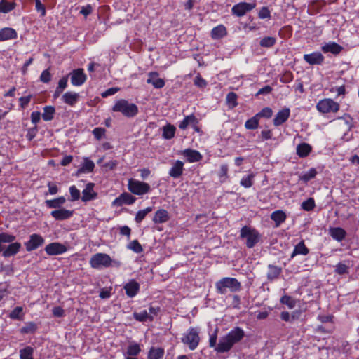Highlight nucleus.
I'll return each mask as SVG.
<instances>
[{"label": "nucleus", "mask_w": 359, "mask_h": 359, "mask_svg": "<svg viewBox=\"0 0 359 359\" xmlns=\"http://www.w3.org/2000/svg\"><path fill=\"white\" fill-rule=\"evenodd\" d=\"M245 336L243 330L236 327L227 334L221 337L215 347V351L219 353H224L229 351L234 344L241 341Z\"/></svg>", "instance_id": "obj_1"}, {"label": "nucleus", "mask_w": 359, "mask_h": 359, "mask_svg": "<svg viewBox=\"0 0 359 359\" xmlns=\"http://www.w3.org/2000/svg\"><path fill=\"white\" fill-rule=\"evenodd\" d=\"M15 240V236L13 235L7 233H0V252L3 250L4 243H10L3 252L5 257L13 256L20 251L21 244L18 242L13 243Z\"/></svg>", "instance_id": "obj_2"}, {"label": "nucleus", "mask_w": 359, "mask_h": 359, "mask_svg": "<svg viewBox=\"0 0 359 359\" xmlns=\"http://www.w3.org/2000/svg\"><path fill=\"white\" fill-rule=\"evenodd\" d=\"M93 269L108 268L111 266H119L121 262L113 260L110 256L105 253L98 252L93 255L89 261Z\"/></svg>", "instance_id": "obj_3"}, {"label": "nucleus", "mask_w": 359, "mask_h": 359, "mask_svg": "<svg viewBox=\"0 0 359 359\" xmlns=\"http://www.w3.org/2000/svg\"><path fill=\"white\" fill-rule=\"evenodd\" d=\"M114 112H121L127 118L135 117L139 112L138 107L134 103H130L125 99L117 100L112 107Z\"/></svg>", "instance_id": "obj_4"}, {"label": "nucleus", "mask_w": 359, "mask_h": 359, "mask_svg": "<svg viewBox=\"0 0 359 359\" xmlns=\"http://www.w3.org/2000/svg\"><path fill=\"white\" fill-rule=\"evenodd\" d=\"M215 287L218 293L224 294L229 289L231 292H238L241 289V283L234 278H223L215 284Z\"/></svg>", "instance_id": "obj_5"}, {"label": "nucleus", "mask_w": 359, "mask_h": 359, "mask_svg": "<svg viewBox=\"0 0 359 359\" xmlns=\"http://www.w3.org/2000/svg\"><path fill=\"white\" fill-rule=\"evenodd\" d=\"M240 236L241 238L245 239L246 246L249 248H253L260 238L259 233L249 226H245L241 229Z\"/></svg>", "instance_id": "obj_6"}, {"label": "nucleus", "mask_w": 359, "mask_h": 359, "mask_svg": "<svg viewBox=\"0 0 359 359\" xmlns=\"http://www.w3.org/2000/svg\"><path fill=\"white\" fill-rule=\"evenodd\" d=\"M182 342L188 346L191 351L195 350L199 344V331L196 327H190L182 337Z\"/></svg>", "instance_id": "obj_7"}, {"label": "nucleus", "mask_w": 359, "mask_h": 359, "mask_svg": "<svg viewBox=\"0 0 359 359\" xmlns=\"http://www.w3.org/2000/svg\"><path fill=\"white\" fill-rule=\"evenodd\" d=\"M339 108V104L331 98L322 99L316 104V109L321 114L337 113Z\"/></svg>", "instance_id": "obj_8"}, {"label": "nucleus", "mask_w": 359, "mask_h": 359, "mask_svg": "<svg viewBox=\"0 0 359 359\" xmlns=\"http://www.w3.org/2000/svg\"><path fill=\"white\" fill-rule=\"evenodd\" d=\"M257 6L256 1L248 3L245 1L239 2L233 6L231 8V13L233 15L241 18L246 13L253 10Z\"/></svg>", "instance_id": "obj_9"}, {"label": "nucleus", "mask_w": 359, "mask_h": 359, "mask_svg": "<svg viewBox=\"0 0 359 359\" xmlns=\"http://www.w3.org/2000/svg\"><path fill=\"white\" fill-rule=\"evenodd\" d=\"M128 189L134 194L142 195L149 191L150 186L146 182L131 179L128 182Z\"/></svg>", "instance_id": "obj_10"}, {"label": "nucleus", "mask_w": 359, "mask_h": 359, "mask_svg": "<svg viewBox=\"0 0 359 359\" xmlns=\"http://www.w3.org/2000/svg\"><path fill=\"white\" fill-rule=\"evenodd\" d=\"M69 76L71 83L74 86H82L87 79V76L82 68H78L72 70L69 73Z\"/></svg>", "instance_id": "obj_11"}, {"label": "nucleus", "mask_w": 359, "mask_h": 359, "mask_svg": "<svg viewBox=\"0 0 359 359\" xmlns=\"http://www.w3.org/2000/svg\"><path fill=\"white\" fill-rule=\"evenodd\" d=\"M290 116V109L288 107H283L279 110L273 119V124L278 127L285 123Z\"/></svg>", "instance_id": "obj_12"}, {"label": "nucleus", "mask_w": 359, "mask_h": 359, "mask_svg": "<svg viewBox=\"0 0 359 359\" xmlns=\"http://www.w3.org/2000/svg\"><path fill=\"white\" fill-rule=\"evenodd\" d=\"M44 243L43 237L36 233L30 236L29 240L25 243L26 250L29 252L32 251L42 245Z\"/></svg>", "instance_id": "obj_13"}, {"label": "nucleus", "mask_w": 359, "mask_h": 359, "mask_svg": "<svg viewBox=\"0 0 359 359\" xmlns=\"http://www.w3.org/2000/svg\"><path fill=\"white\" fill-rule=\"evenodd\" d=\"M304 60L310 65H320L324 62L325 57L320 52L316 51L309 54H304Z\"/></svg>", "instance_id": "obj_14"}, {"label": "nucleus", "mask_w": 359, "mask_h": 359, "mask_svg": "<svg viewBox=\"0 0 359 359\" xmlns=\"http://www.w3.org/2000/svg\"><path fill=\"white\" fill-rule=\"evenodd\" d=\"M45 250L48 255H58L65 253L67 248L63 244L55 242L47 245Z\"/></svg>", "instance_id": "obj_15"}, {"label": "nucleus", "mask_w": 359, "mask_h": 359, "mask_svg": "<svg viewBox=\"0 0 359 359\" xmlns=\"http://www.w3.org/2000/svg\"><path fill=\"white\" fill-rule=\"evenodd\" d=\"M159 74L157 72H150L148 74L149 78L147 80V83L151 84L154 88L161 89L164 87L165 82L164 79L158 78Z\"/></svg>", "instance_id": "obj_16"}, {"label": "nucleus", "mask_w": 359, "mask_h": 359, "mask_svg": "<svg viewBox=\"0 0 359 359\" xmlns=\"http://www.w3.org/2000/svg\"><path fill=\"white\" fill-rule=\"evenodd\" d=\"M126 294L128 297H134L140 291V285L135 280L132 279L123 287Z\"/></svg>", "instance_id": "obj_17"}, {"label": "nucleus", "mask_w": 359, "mask_h": 359, "mask_svg": "<svg viewBox=\"0 0 359 359\" xmlns=\"http://www.w3.org/2000/svg\"><path fill=\"white\" fill-rule=\"evenodd\" d=\"M344 48L334 41H330L325 43L321 47V50L324 53H331L333 55H338L342 50Z\"/></svg>", "instance_id": "obj_18"}, {"label": "nucleus", "mask_w": 359, "mask_h": 359, "mask_svg": "<svg viewBox=\"0 0 359 359\" xmlns=\"http://www.w3.org/2000/svg\"><path fill=\"white\" fill-rule=\"evenodd\" d=\"M95 184L89 182L86 184L85 189L82 191L81 199L83 202H87L93 200L97 196V193L94 191Z\"/></svg>", "instance_id": "obj_19"}, {"label": "nucleus", "mask_w": 359, "mask_h": 359, "mask_svg": "<svg viewBox=\"0 0 359 359\" xmlns=\"http://www.w3.org/2000/svg\"><path fill=\"white\" fill-rule=\"evenodd\" d=\"M18 38L16 30L11 27H4L0 29V42L15 39Z\"/></svg>", "instance_id": "obj_20"}, {"label": "nucleus", "mask_w": 359, "mask_h": 359, "mask_svg": "<svg viewBox=\"0 0 359 359\" xmlns=\"http://www.w3.org/2000/svg\"><path fill=\"white\" fill-rule=\"evenodd\" d=\"M182 154L187 158V161L189 163L199 162L203 158V156L198 151L191 149H184L182 151Z\"/></svg>", "instance_id": "obj_21"}, {"label": "nucleus", "mask_w": 359, "mask_h": 359, "mask_svg": "<svg viewBox=\"0 0 359 359\" xmlns=\"http://www.w3.org/2000/svg\"><path fill=\"white\" fill-rule=\"evenodd\" d=\"M184 163L180 160L176 161L169 170V175L174 179H178L183 173Z\"/></svg>", "instance_id": "obj_22"}, {"label": "nucleus", "mask_w": 359, "mask_h": 359, "mask_svg": "<svg viewBox=\"0 0 359 359\" xmlns=\"http://www.w3.org/2000/svg\"><path fill=\"white\" fill-rule=\"evenodd\" d=\"M62 100L64 103L68 104L70 107H74L75 104L79 102V93L68 91L63 94Z\"/></svg>", "instance_id": "obj_23"}, {"label": "nucleus", "mask_w": 359, "mask_h": 359, "mask_svg": "<svg viewBox=\"0 0 359 359\" xmlns=\"http://www.w3.org/2000/svg\"><path fill=\"white\" fill-rule=\"evenodd\" d=\"M74 211L59 208L51 212V215L57 220H65L70 218L73 215Z\"/></svg>", "instance_id": "obj_24"}, {"label": "nucleus", "mask_w": 359, "mask_h": 359, "mask_svg": "<svg viewBox=\"0 0 359 359\" xmlns=\"http://www.w3.org/2000/svg\"><path fill=\"white\" fill-rule=\"evenodd\" d=\"M330 236L338 242L342 241L346 236V231L341 227H330L328 230Z\"/></svg>", "instance_id": "obj_25"}, {"label": "nucleus", "mask_w": 359, "mask_h": 359, "mask_svg": "<svg viewBox=\"0 0 359 359\" xmlns=\"http://www.w3.org/2000/svg\"><path fill=\"white\" fill-rule=\"evenodd\" d=\"M196 123H199L198 119L194 114L185 116L184 119L178 124V127L181 130H186L189 126L191 127Z\"/></svg>", "instance_id": "obj_26"}, {"label": "nucleus", "mask_w": 359, "mask_h": 359, "mask_svg": "<svg viewBox=\"0 0 359 359\" xmlns=\"http://www.w3.org/2000/svg\"><path fill=\"white\" fill-rule=\"evenodd\" d=\"M141 350L140 344L133 341L127 346L124 355L137 358V356L140 353Z\"/></svg>", "instance_id": "obj_27"}, {"label": "nucleus", "mask_w": 359, "mask_h": 359, "mask_svg": "<svg viewBox=\"0 0 359 359\" xmlns=\"http://www.w3.org/2000/svg\"><path fill=\"white\" fill-rule=\"evenodd\" d=\"M311 151L312 147L306 142L299 144L296 148V153L300 158L307 157Z\"/></svg>", "instance_id": "obj_28"}, {"label": "nucleus", "mask_w": 359, "mask_h": 359, "mask_svg": "<svg viewBox=\"0 0 359 359\" xmlns=\"http://www.w3.org/2000/svg\"><path fill=\"white\" fill-rule=\"evenodd\" d=\"M227 34V30L224 25H219L211 30V37L214 40H218Z\"/></svg>", "instance_id": "obj_29"}, {"label": "nucleus", "mask_w": 359, "mask_h": 359, "mask_svg": "<svg viewBox=\"0 0 359 359\" xmlns=\"http://www.w3.org/2000/svg\"><path fill=\"white\" fill-rule=\"evenodd\" d=\"M95 163L88 158H85L83 164L77 170V174L89 173L93 171Z\"/></svg>", "instance_id": "obj_30"}, {"label": "nucleus", "mask_w": 359, "mask_h": 359, "mask_svg": "<svg viewBox=\"0 0 359 359\" xmlns=\"http://www.w3.org/2000/svg\"><path fill=\"white\" fill-rule=\"evenodd\" d=\"M162 137L165 140H170L175 137L176 128L174 125L168 123L162 128Z\"/></svg>", "instance_id": "obj_31"}, {"label": "nucleus", "mask_w": 359, "mask_h": 359, "mask_svg": "<svg viewBox=\"0 0 359 359\" xmlns=\"http://www.w3.org/2000/svg\"><path fill=\"white\" fill-rule=\"evenodd\" d=\"M281 272L282 269L280 267L272 264L269 265L267 273L268 280L272 281L275 279H277Z\"/></svg>", "instance_id": "obj_32"}, {"label": "nucleus", "mask_w": 359, "mask_h": 359, "mask_svg": "<svg viewBox=\"0 0 359 359\" xmlns=\"http://www.w3.org/2000/svg\"><path fill=\"white\" fill-rule=\"evenodd\" d=\"M318 174L316 168H311L308 171L302 172L299 175V181L307 183L310 180L314 179Z\"/></svg>", "instance_id": "obj_33"}, {"label": "nucleus", "mask_w": 359, "mask_h": 359, "mask_svg": "<svg viewBox=\"0 0 359 359\" xmlns=\"http://www.w3.org/2000/svg\"><path fill=\"white\" fill-rule=\"evenodd\" d=\"M170 219L168 212L163 209L158 210L153 219L155 223H164L168 221Z\"/></svg>", "instance_id": "obj_34"}, {"label": "nucleus", "mask_w": 359, "mask_h": 359, "mask_svg": "<svg viewBox=\"0 0 359 359\" xmlns=\"http://www.w3.org/2000/svg\"><path fill=\"white\" fill-rule=\"evenodd\" d=\"M164 349L160 347H151L148 353L147 359H162Z\"/></svg>", "instance_id": "obj_35"}, {"label": "nucleus", "mask_w": 359, "mask_h": 359, "mask_svg": "<svg viewBox=\"0 0 359 359\" xmlns=\"http://www.w3.org/2000/svg\"><path fill=\"white\" fill-rule=\"evenodd\" d=\"M309 252V248L306 246L304 241H300L295 247L292 253V257H294L295 255H306Z\"/></svg>", "instance_id": "obj_36"}, {"label": "nucleus", "mask_w": 359, "mask_h": 359, "mask_svg": "<svg viewBox=\"0 0 359 359\" xmlns=\"http://www.w3.org/2000/svg\"><path fill=\"white\" fill-rule=\"evenodd\" d=\"M271 218L272 220H273L276 223V226H279L283 222H285L286 219V215L285 213L282 210H276L273 212L271 215Z\"/></svg>", "instance_id": "obj_37"}, {"label": "nucleus", "mask_w": 359, "mask_h": 359, "mask_svg": "<svg viewBox=\"0 0 359 359\" xmlns=\"http://www.w3.org/2000/svg\"><path fill=\"white\" fill-rule=\"evenodd\" d=\"M55 113V109L53 106H46L43 107L41 117L45 121H50L53 119Z\"/></svg>", "instance_id": "obj_38"}, {"label": "nucleus", "mask_w": 359, "mask_h": 359, "mask_svg": "<svg viewBox=\"0 0 359 359\" xmlns=\"http://www.w3.org/2000/svg\"><path fill=\"white\" fill-rule=\"evenodd\" d=\"M16 7L15 1L9 2L6 0H1L0 1V13H8L14 10Z\"/></svg>", "instance_id": "obj_39"}, {"label": "nucleus", "mask_w": 359, "mask_h": 359, "mask_svg": "<svg viewBox=\"0 0 359 359\" xmlns=\"http://www.w3.org/2000/svg\"><path fill=\"white\" fill-rule=\"evenodd\" d=\"M134 318L139 322H146L147 320L152 321L154 320V316L149 315L147 311H142L141 312H135L133 313Z\"/></svg>", "instance_id": "obj_40"}, {"label": "nucleus", "mask_w": 359, "mask_h": 359, "mask_svg": "<svg viewBox=\"0 0 359 359\" xmlns=\"http://www.w3.org/2000/svg\"><path fill=\"white\" fill-rule=\"evenodd\" d=\"M255 175L253 172H250L247 175H244L240 182V184L245 188H250L254 183V178Z\"/></svg>", "instance_id": "obj_41"}, {"label": "nucleus", "mask_w": 359, "mask_h": 359, "mask_svg": "<svg viewBox=\"0 0 359 359\" xmlns=\"http://www.w3.org/2000/svg\"><path fill=\"white\" fill-rule=\"evenodd\" d=\"M25 313L22 306L15 307L8 315V317L12 320H22Z\"/></svg>", "instance_id": "obj_42"}, {"label": "nucleus", "mask_w": 359, "mask_h": 359, "mask_svg": "<svg viewBox=\"0 0 359 359\" xmlns=\"http://www.w3.org/2000/svg\"><path fill=\"white\" fill-rule=\"evenodd\" d=\"M259 119L256 114L248 119L245 123V128L248 130H255L259 127Z\"/></svg>", "instance_id": "obj_43"}, {"label": "nucleus", "mask_w": 359, "mask_h": 359, "mask_svg": "<svg viewBox=\"0 0 359 359\" xmlns=\"http://www.w3.org/2000/svg\"><path fill=\"white\" fill-rule=\"evenodd\" d=\"M37 328H38V327L36 323H34V322H28V323H26L25 326H23L20 329V333H22V334H29V333L33 334L36 331Z\"/></svg>", "instance_id": "obj_44"}, {"label": "nucleus", "mask_w": 359, "mask_h": 359, "mask_svg": "<svg viewBox=\"0 0 359 359\" xmlns=\"http://www.w3.org/2000/svg\"><path fill=\"white\" fill-rule=\"evenodd\" d=\"M276 43V39L273 36H265L262 39L259 41V45L261 47L264 48H271Z\"/></svg>", "instance_id": "obj_45"}, {"label": "nucleus", "mask_w": 359, "mask_h": 359, "mask_svg": "<svg viewBox=\"0 0 359 359\" xmlns=\"http://www.w3.org/2000/svg\"><path fill=\"white\" fill-rule=\"evenodd\" d=\"M34 349L31 346H26L20 351V359H33Z\"/></svg>", "instance_id": "obj_46"}, {"label": "nucleus", "mask_w": 359, "mask_h": 359, "mask_svg": "<svg viewBox=\"0 0 359 359\" xmlns=\"http://www.w3.org/2000/svg\"><path fill=\"white\" fill-rule=\"evenodd\" d=\"M229 168L227 164H222L218 172V177L221 182H224L228 177Z\"/></svg>", "instance_id": "obj_47"}, {"label": "nucleus", "mask_w": 359, "mask_h": 359, "mask_svg": "<svg viewBox=\"0 0 359 359\" xmlns=\"http://www.w3.org/2000/svg\"><path fill=\"white\" fill-rule=\"evenodd\" d=\"M273 115V110L269 107H264L259 112L256 114L259 119L261 118H270Z\"/></svg>", "instance_id": "obj_48"}, {"label": "nucleus", "mask_w": 359, "mask_h": 359, "mask_svg": "<svg viewBox=\"0 0 359 359\" xmlns=\"http://www.w3.org/2000/svg\"><path fill=\"white\" fill-rule=\"evenodd\" d=\"M135 197L130 194L123 193L116 198L113 202H135Z\"/></svg>", "instance_id": "obj_49"}, {"label": "nucleus", "mask_w": 359, "mask_h": 359, "mask_svg": "<svg viewBox=\"0 0 359 359\" xmlns=\"http://www.w3.org/2000/svg\"><path fill=\"white\" fill-rule=\"evenodd\" d=\"M194 84L199 88H205L208 86V82L200 74H198L194 79Z\"/></svg>", "instance_id": "obj_50"}, {"label": "nucleus", "mask_w": 359, "mask_h": 359, "mask_svg": "<svg viewBox=\"0 0 359 359\" xmlns=\"http://www.w3.org/2000/svg\"><path fill=\"white\" fill-rule=\"evenodd\" d=\"M280 302L285 304L290 309H293L296 306V301L288 295H284L280 299Z\"/></svg>", "instance_id": "obj_51"}, {"label": "nucleus", "mask_w": 359, "mask_h": 359, "mask_svg": "<svg viewBox=\"0 0 359 359\" xmlns=\"http://www.w3.org/2000/svg\"><path fill=\"white\" fill-rule=\"evenodd\" d=\"M128 248L135 253H141L143 251V248L137 240L131 241Z\"/></svg>", "instance_id": "obj_52"}, {"label": "nucleus", "mask_w": 359, "mask_h": 359, "mask_svg": "<svg viewBox=\"0 0 359 359\" xmlns=\"http://www.w3.org/2000/svg\"><path fill=\"white\" fill-rule=\"evenodd\" d=\"M238 96L234 92H230L226 95V102L231 105V107H236L238 105Z\"/></svg>", "instance_id": "obj_53"}, {"label": "nucleus", "mask_w": 359, "mask_h": 359, "mask_svg": "<svg viewBox=\"0 0 359 359\" xmlns=\"http://www.w3.org/2000/svg\"><path fill=\"white\" fill-rule=\"evenodd\" d=\"M92 133L97 140H100L105 135L106 130L102 127H97L93 130Z\"/></svg>", "instance_id": "obj_54"}, {"label": "nucleus", "mask_w": 359, "mask_h": 359, "mask_svg": "<svg viewBox=\"0 0 359 359\" xmlns=\"http://www.w3.org/2000/svg\"><path fill=\"white\" fill-rule=\"evenodd\" d=\"M52 75L49 69L43 70L40 76V81L44 83H48L51 81Z\"/></svg>", "instance_id": "obj_55"}, {"label": "nucleus", "mask_w": 359, "mask_h": 359, "mask_svg": "<svg viewBox=\"0 0 359 359\" xmlns=\"http://www.w3.org/2000/svg\"><path fill=\"white\" fill-rule=\"evenodd\" d=\"M151 211V208H147L144 210L138 211V212L137 213L136 217H135V221L137 223L141 222L144 219L146 215Z\"/></svg>", "instance_id": "obj_56"}, {"label": "nucleus", "mask_w": 359, "mask_h": 359, "mask_svg": "<svg viewBox=\"0 0 359 359\" xmlns=\"http://www.w3.org/2000/svg\"><path fill=\"white\" fill-rule=\"evenodd\" d=\"M258 17L260 19H266L271 18V12L268 7L263 6L258 13Z\"/></svg>", "instance_id": "obj_57"}, {"label": "nucleus", "mask_w": 359, "mask_h": 359, "mask_svg": "<svg viewBox=\"0 0 359 359\" xmlns=\"http://www.w3.org/2000/svg\"><path fill=\"white\" fill-rule=\"evenodd\" d=\"M69 193L72 201H78L80 198V191L76 186L72 185L69 187Z\"/></svg>", "instance_id": "obj_58"}, {"label": "nucleus", "mask_w": 359, "mask_h": 359, "mask_svg": "<svg viewBox=\"0 0 359 359\" xmlns=\"http://www.w3.org/2000/svg\"><path fill=\"white\" fill-rule=\"evenodd\" d=\"M35 9L41 13V17H44L46 14V10L44 4L41 0H35Z\"/></svg>", "instance_id": "obj_59"}, {"label": "nucleus", "mask_w": 359, "mask_h": 359, "mask_svg": "<svg viewBox=\"0 0 359 359\" xmlns=\"http://www.w3.org/2000/svg\"><path fill=\"white\" fill-rule=\"evenodd\" d=\"M32 98V95H29L27 96H24V97H20L19 98V102H20V106L22 109H25L28 104L30 102Z\"/></svg>", "instance_id": "obj_60"}, {"label": "nucleus", "mask_w": 359, "mask_h": 359, "mask_svg": "<svg viewBox=\"0 0 359 359\" xmlns=\"http://www.w3.org/2000/svg\"><path fill=\"white\" fill-rule=\"evenodd\" d=\"M335 272L339 275H343L348 273V266L342 263H339L336 266Z\"/></svg>", "instance_id": "obj_61"}, {"label": "nucleus", "mask_w": 359, "mask_h": 359, "mask_svg": "<svg viewBox=\"0 0 359 359\" xmlns=\"http://www.w3.org/2000/svg\"><path fill=\"white\" fill-rule=\"evenodd\" d=\"M38 132V128L36 126L34 127L29 128L27 130V133L26 134V138L29 141H32Z\"/></svg>", "instance_id": "obj_62"}, {"label": "nucleus", "mask_w": 359, "mask_h": 359, "mask_svg": "<svg viewBox=\"0 0 359 359\" xmlns=\"http://www.w3.org/2000/svg\"><path fill=\"white\" fill-rule=\"evenodd\" d=\"M119 90L118 88L116 87H112L109 88L107 90H106L104 92H103L101 95L102 97H107L108 96L113 95L116 94Z\"/></svg>", "instance_id": "obj_63"}, {"label": "nucleus", "mask_w": 359, "mask_h": 359, "mask_svg": "<svg viewBox=\"0 0 359 359\" xmlns=\"http://www.w3.org/2000/svg\"><path fill=\"white\" fill-rule=\"evenodd\" d=\"M93 11V7L90 4H87L83 6L80 11V13L83 15L85 17L89 15Z\"/></svg>", "instance_id": "obj_64"}]
</instances>
